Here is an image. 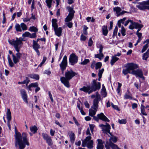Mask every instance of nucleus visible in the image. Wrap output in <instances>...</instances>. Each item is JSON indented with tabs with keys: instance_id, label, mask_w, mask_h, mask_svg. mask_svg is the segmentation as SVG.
Instances as JSON below:
<instances>
[{
	"instance_id": "f257e3e1",
	"label": "nucleus",
	"mask_w": 149,
	"mask_h": 149,
	"mask_svg": "<svg viewBox=\"0 0 149 149\" xmlns=\"http://www.w3.org/2000/svg\"><path fill=\"white\" fill-rule=\"evenodd\" d=\"M15 134V146L17 147L18 145L20 149L24 148L26 144L28 145L27 140V134L24 132L22 133L23 140H22V135L20 133L18 132L16 133Z\"/></svg>"
},
{
	"instance_id": "f03ea898",
	"label": "nucleus",
	"mask_w": 149,
	"mask_h": 149,
	"mask_svg": "<svg viewBox=\"0 0 149 149\" xmlns=\"http://www.w3.org/2000/svg\"><path fill=\"white\" fill-rule=\"evenodd\" d=\"M97 79H93L91 83V86H89L87 87L84 86L83 88H80V91H83L85 92L90 94L93 91L99 90L101 87V84L100 82L97 81Z\"/></svg>"
},
{
	"instance_id": "7ed1b4c3",
	"label": "nucleus",
	"mask_w": 149,
	"mask_h": 149,
	"mask_svg": "<svg viewBox=\"0 0 149 149\" xmlns=\"http://www.w3.org/2000/svg\"><path fill=\"white\" fill-rule=\"evenodd\" d=\"M77 74V73L73 71L72 70H67L65 74V77H62L60 80L62 83L67 88L70 87L69 81L71 79L74 77Z\"/></svg>"
},
{
	"instance_id": "20e7f679",
	"label": "nucleus",
	"mask_w": 149,
	"mask_h": 149,
	"mask_svg": "<svg viewBox=\"0 0 149 149\" xmlns=\"http://www.w3.org/2000/svg\"><path fill=\"white\" fill-rule=\"evenodd\" d=\"M97 94L95 98L93 100L91 108L89 109V115L91 116H93L95 114L98 108L99 102L101 99L100 95L98 94L97 92Z\"/></svg>"
},
{
	"instance_id": "39448f33",
	"label": "nucleus",
	"mask_w": 149,
	"mask_h": 149,
	"mask_svg": "<svg viewBox=\"0 0 149 149\" xmlns=\"http://www.w3.org/2000/svg\"><path fill=\"white\" fill-rule=\"evenodd\" d=\"M86 134V135L89 136L86 137L84 140H82V146L83 147H85L86 146L88 148L91 149L93 147V141L91 140V134L89 128L87 129Z\"/></svg>"
},
{
	"instance_id": "423d86ee",
	"label": "nucleus",
	"mask_w": 149,
	"mask_h": 149,
	"mask_svg": "<svg viewBox=\"0 0 149 149\" xmlns=\"http://www.w3.org/2000/svg\"><path fill=\"white\" fill-rule=\"evenodd\" d=\"M67 9L68 10L69 13L68 15L65 19V21L67 22L66 24L68 27L71 28L72 26V23L71 22H69L71 21L73 18L75 11L73 10L72 7L68 6L67 7Z\"/></svg>"
},
{
	"instance_id": "0eeeda50",
	"label": "nucleus",
	"mask_w": 149,
	"mask_h": 149,
	"mask_svg": "<svg viewBox=\"0 0 149 149\" xmlns=\"http://www.w3.org/2000/svg\"><path fill=\"white\" fill-rule=\"evenodd\" d=\"M25 40L22 39V38H16L15 40H13L12 42L9 43L13 46L14 48L16 51H18L23 44L22 41H25Z\"/></svg>"
},
{
	"instance_id": "6e6552de",
	"label": "nucleus",
	"mask_w": 149,
	"mask_h": 149,
	"mask_svg": "<svg viewBox=\"0 0 149 149\" xmlns=\"http://www.w3.org/2000/svg\"><path fill=\"white\" fill-rule=\"evenodd\" d=\"M126 67V68L123 69L122 71L123 73L125 75L128 73L132 74L133 70L138 68V66L136 64L131 63H127Z\"/></svg>"
},
{
	"instance_id": "1a4fd4ad",
	"label": "nucleus",
	"mask_w": 149,
	"mask_h": 149,
	"mask_svg": "<svg viewBox=\"0 0 149 149\" xmlns=\"http://www.w3.org/2000/svg\"><path fill=\"white\" fill-rule=\"evenodd\" d=\"M136 6L140 10H143L146 9L149 10V0L136 3Z\"/></svg>"
},
{
	"instance_id": "9d476101",
	"label": "nucleus",
	"mask_w": 149,
	"mask_h": 149,
	"mask_svg": "<svg viewBox=\"0 0 149 149\" xmlns=\"http://www.w3.org/2000/svg\"><path fill=\"white\" fill-rule=\"evenodd\" d=\"M15 28L17 32H21L22 30L25 31L27 29V26L23 23H21L20 25L16 24L15 25Z\"/></svg>"
},
{
	"instance_id": "9b49d317",
	"label": "nucleus",
	"mask_w": 149,
	"mask_h": 149,
	"mask_svg": "<svg viewBox=\"0 0 149 149\" xmlns=\"http://www.w3.org/2000/svg\"><path fill=\"white\" fill-rule=\"evenodd\" d=\"M78 57L74 54H71L69 58V62L71 65H74L77 63Z\"/></svg>"
},
{
	"instance_id": "f8f14e48",
	"label": "nucleus",
	"mask_w": 149,
	"mask_h": 149,
	"mask_svg": "<svg viewBox=\"0 0 149 149\" xmlns=\"http://www.w3.org/2000/svg\"><path fill=\"white\" fill-rule=\"evenodd\" d=\"M67 65V56H65L61 63L60 64V66L63 72L66 69Z\"/></svg>"
},
{
	"instance_id": "ddd939ff",
	"label": "nucleus",
	"mask_w": 149,
	"mask_h": 149,
	"mask_svg": "<svg viewBox=\"0 0 149 149\" xmlns=\"http://www.w3.org/2000/svg\"><path fill=\"white\" fill-rule=\"evenodd\" d=\"M42 135L43 139L46 141L48 145L52 146L53 144L52 140L51 137L46 134L43 133Z\"/></svg>"
},
{
	"instance_id": "4468645a",
	"label": "nucleus",
	"mask_w": 149,
	"mask_h": 149,
	"mask_svg": "<svg viewBox=\"0 0 149 149\" xmlns=\"http://www.w3.org/2000/svg\"><path fill=\"white\" fill-rule=\"evenodd\" d=\"M132 74L135 75L136 77H139L143 80L144 79V77L143 76V74L141 70L138 69L136 70H133Z\"/></svg>"
},
{
	"instance_id": "2eb2a0df",
	"label": "nucleus",
	"mask_w": 149,
	"mask_h": 149,
	"mask_svg": "<svg viewBox=\"0 0 149 149\" xmlns=\"http://www.w3.org/2000/svg\"><path fill=\"white\" fill-rule=\"evenodd\" d=\"M100 126L102 127V130L104 132L106 133H108L111 134V133L110 132L111 127L109 124L106 123V125L101 124L100 125Z\"/></svg>"
},
{
	"instance_id": "dca6fc26",
	"label": "nucleus",
	"mask_w": 149,
	"mask_h": 149,
	"mask_svg": "<svg viewBox=\"0 0 149 149\" xmlns=\"http://www.w3.org/2000/svg\"><path fill=\"white\" fill-rule=\"evenodd\" d=\"M22 98L24 102L27 103V95L26 92L23 89H22L20 91Z\"/></svg>"
},
{
	"instance_id": "f3484780",
	"label": "nucleus",
	"mask_w": 149,
	"mask_h": 149,
	"mask_svg": "<svg viewBox=\"0 0 149 149\" xmlns=\"http://www.w3.org/2000/svg\"><path fill=\"white\" fill-rule=\"evenodd\" d=\"M97 116L101 120L103 121L106 122H109V120L108 118L104 115L103 113H101L97 115Z\"/></svg>"
},
{
	"instance_id": "a211bd4d",
	"label": "nucleus",
	"mask_w": 149,
	"mask_h": 149,
	"mask_svg": "<svg viewBox=\"0 0 149 149\" xmlns=\"http://www.w3.org/2000/svg\"><path fill=\"white\" fill-rule=\"evenodd\" d=\"M30 130L32 133H29L30 135L31 136L33 135V134H35L37 132L38 129L37 127L35 125L31 126L30 127Z\"/></svg>"
},
{
	"instance_id": "6ab92c4d",
	"label": "nucleus",
	"mask_w": 149,
	"mask_h": 149,
	"mask_svg": "<svg viewBox=\"0 0 149 149\" xmlns=\"http://www.w3.org/2000/svg\"><path fill=\"white\" fill-rule=\"evenodd\" d=\"M131 24L129 26V28L131 30H132L134 29H137V27L139 26L140 24L137 22H134L132 20Z\"/></svg>"
},
{
	"instance_id": "aec40b11",
	"label": "nucleus",
	"mask_w": 149,
	"mask_h": 149,
	"mask_svg": "<svg viewBox=\"0 0 149 149\" xmlns=\"http://www.w3.org/2000/svg\"><path fill=\"white\" fill-rule=\"evenodd\" d=\"M68 134L69 136L71 142L73 143L75 139L74 133L72 131H69L68 132Z\"/></svg>"
},
{
	"instance_id": "412c9836",
	"label": "nucleus",
	"mask_w": 149,
	"mask_h": 149,
	"mask_svg": "<svg viewBox=\"0 0 149 149\" xmlns=\"http://www.w3.org/2000/svg\"><path fill=\"white\" fill-rule=\"evenodd\" d=\"M56 35L57 36L59 37L61 34L62 29L61 27L57 28L54 29Z\"/></svg>"
},
{
	"instance_id": "4be33fe9",
	"label": "nucleus",
	"mask_w": 149,
	"mask_h": 149,
	"mask_svg": "<svg viewBox=\"0 0 149 149\" xmlns=\"http://www.w3.org/2000/svg\"><path fill=\"white\" fill-rule=\"evenodd\" d=\"M98 142L97 145V149H103V142L101 139H98L97 140Z\"/></svg>"
},
{
	"instance_id": "5701e85b",
	"label": "nucleus",
	"mask_w": 149,
	"mask_h": 149,
	"mask_svg": "<svg viewBox=\"0 0 149 149\" xmlns=\"http://www.w3.org/2000/svg\"><path fill=\"white\" fill-rule=\"evenodd\" d=\"M38 84L37 83H33L29 85V90L30 91L33 90V88H36L38 87Z\"/></svg>"
},
{
	"instance_id": "b1692460",
	"label": "nucleus",
	"mask_w": 149,
	"mask_h": 149,
	"mask_svg": "<svg viewBox=\"0 0 149 149\" xmlns=\"http://www.w3.org/2000/svg\"><path fill=\"white\" fill-rule=\"evenodd\" d=\"M113 10L115 11L116 15L117 17L120 16V12L121 10V8L119 7H116L113 8Z\"/></svg>"
},
{
	"instance_id": "393cba45",
	"label": "nucleus",
	"mask_w": 149,
	"mask_h": 149,
	"mask_svg": "<svg viewBox=\"0 0 149 149\" xmlns=\"http://www.w3.org/2000/svg\"><path fill=\"white\" fill-rule=\"evenodd\" d=\"M119 58L116 57V56H112V59L110 62V63L111 65H114V63L119 60Z\"/></svg>"
},
{
	"instance_id": "a878e982",
	"label": "nucleus",
	"mask_w": 149,
	"mask_h": 149,
	"mask_svg": "<svg viewBox=\"0 0 149 149\" xmlns=\"http://www.w3.org/2000/svg\"><path fill=\"white\" fill-rule=\"evenodd\" d=\"M33 47L34 49H38L40 48V45L37 43V42L35 40H33Z\"/></svg>"
},
{
	"instance_id": "bb28decb",
	"label": "nucleus",
	"mask_w": 149,
	"mask_h": 149,
	"mask_svg": "<svg viewBox=\"0 0 149 149\" xmlns=\"http://www.w3.org/2000/svg\"><path fill=\"white\" fill-rule=\"evenodd\" d=\"M57 21L56 19H53L52 20V26L54 29L58 28V25L56 23Z\"/></svg>"
},
{
	"instance_id": "cd10ccee",
	"label": "nucleus",
	"mask_w": 149,
	"mask_h": 149,
	"mask_svg": "<svg viewBox=\"0 0 149 149\" xmlns=\"http://www.w3.org/2000/svg\"><path fill=\"white\" fill-rule=\"evenodd\" d=\"M102 29L103 34L105 36H106L108 32L107 26H103L102 27Z\"/></svg>"
},
{
	"instance_id": "c85d7f7f",
	"label": "nucleus",
	"mask_w": 149,
	"mask_h": 149,
	"mask_svg": "<svg viewBox=\"0 0 149 149\" xmlns=\"http://www.w3.org/2000/svg\"><path fill=\"white\" fill-rule=\"evenodd\" d=\"M6 115L7 120H11V113L9 109H7Z\"/></svg>"
},
{
	"instance_id": "c756f323",
	"label": "nucleus",
	"mask_w": 149,
	"mask_h": 149,
	"mask_svg": "<svg viewBox=\"0 0 149 149\" xmlns=\"http://www.w3.org/2000/svg\"><path fill=\"white\" fill-rule=\"evenodd\" d=\"M12 56L13 60L14 63L16 64L19 61L20 59L16 57L13 54H12Z\"/></svg>"
},
{
	"instance_id": "7c9ffc66",
	"label": "nucleus",
	"mask_w": 149,
	"mask_h": 149,
	"mask_svg": "<svg viewBox=\"0 0 149 149\" xmlns=\"http://www.w3.org/2000/svg\"><path fill=\"white\" fill-rule=\"evenodd\" d=\"M104 57V55L103 54H98L95 55V58H99L100 60L102 59Z\"/></svg>"
},
{
	"instance_id": "2f4dec72",
	"label": "nucleus",
	"mask_w": 149,
	"mask_h": 149,
	"mask_svg": "<svg viewBox=\"0 0 149 149\" xmlns=\"http://www.w3.org/2000/svg\"><path fill=\"white\" fill-rule=\"evenodd\" d=\"M111 136L109 139L110 142L112 141L114 143H116L117 141V138L115 136L111 135Z\"/></svg>"
},
{
	"instance_id": "473e14b6",
	"label": "nucleus",
	"mask_w": 149,
	"mask_h": 149,
	"mask_svg": "<svg viewBox=\"0 0 149 149\" xmlns=\"http://www.w3.org/2000/svg\"><path fill=\"white\" fill-rule=\"evenodd\" d=\"M29 77L36 80H38L39 79V75L36 74H31L29 75Z\"/></svg>"
},
{
	"instance_id": "72a5a7b5",
	"label": "nucleus",
	"mask_w": 149,
	"mask_h": 149,
	"mask_svg": "<svg viewBox=\"0 0 149 149\" xmlns=\"http://www.w3.org/2000/svg\"><path fill=\"white\" fill-rule=\"evenodd\" d=\"M29 30L31 32H33L35 33L38 31V29L34 26H32L30 27Z\"/></svg>"
},
{
	"instance_id": "f704fd0d",
	"label": "nucleus",
	"mask_w": 149,
	"mask_h": 149,
	"mask_svg": "<svg viewBox=\"0 0 149 149\" xmlns=\"http://www.w3.org/2000/svg\"><path fill=\"white\" fill-rule=\"evenodd\" d=\"M110 145L112 149H120L118 146L112 142H110Z\"/></svg>"
},
{
	"instance_id": "c9c22d12",
	"label": "nucleus",
	"mask_w": 149,
	"mask_h": 149,
	"mask_svg": "<svg viewBox=\"0 0 149 149\" xmlns=\"http://www.w3.org/2000/svg\"><path fill=\"white\" fill-rule=\"evenodd\" d=\"M18 84H26V87L27 88V84H28V78L27 77H26V79L25 80H24L22 82H18Z\"/></svg>"
},
{
	"instance_id": "e433bc0d",
	"label": "nucleus",
	"mask_w": 149,
	"mask_h": 149,
	"mask_svg": "<svg viewBox=\"0 0 149 149\" xmlns=\"http://www.w3.org/2000/svg\"><path fill=\"white\" fill-rule=\"evenodd\" d=\"M97 48L100 49L99 50V51L100 52L99 53L100 54H103L102 52V49L103 48V47L102 45L100 44H97Z\"/></svg>"
},
{
	"instance_id": "4c0bfd02",
	"label": "nucleus",
	"mask_w": 149,
	"mask_h": 149,
	"mask_svg": "<svg viewBox=\"0 0 149 149\" xmlns=\"http://www.w3.org/2000/svg\"><path fill=\"white\" fill-rule=\"evenodd\" d=\"M52 1V0H46V1L47 5L49 8H50L51 7Z\"/></svg>"
},
{
	"instance_id": "58836bf2",
	"label": "nucleus",
	"mask_w": 149,
	"mask_h": 149,
	"mask_svg": "<svg viewBox=\"0 0 149 149\" xmlns=\"http://www.w3.org/2000/svg\"><path fill=\"white\" fill-rule=\"evenodd\" d=\"M90 62V60L88 59H85L82 62L80 63L81 65H86Z\"/></svg>"
},
{
	"instance_id": "ea45409f",
	"label": "nucleus",
	"mask_w": 149,
	"mask_h": 149,
	"mask_svg": "<svg viewBox=\"0 0 149 149\" xmlns=\"http://www.w3.org/2000/svg\"><path fill=\"white\" fill-rule=\"evenodd\" d=\"M102 63L101 62H99L95 64V69L97 70L101 68L102 66Z\"/></svg>"
},
{
	"instance_id": "a19ab883",
	"label": "nucleus",
	"mask_w": 149,
	"mask_h": 149,
	"mask_svg": "<svg viewBox=\"0 0 149 149\" xmlns=\"http://www.w3.org/2000/svg\"><path fill=\"white\" fill-rule=\"evenodd\" d=\"M36 33H33L32 34H31L29 32V38H34L36 37Z\"/></svg>"
},
{
	"instance_id": "79ce46f5",
	"label": "nucleus",
	"mask_w": 149,
	"mask_h": 149,
	"mask_svg": "<svg viewBox=\"0 0 149 149\" xmlns=\"http://www.w3.org/2000/svg\"><path fill=\"white\" fill-rule=\"evenodd\" d=\"M149 54L145 53H144L143 56L142 58L143 59L145 60H147V58L148 57Z\"/></svg>"
},
{
	"instance_id": "37998d69",
	"label": "nucleus",
	"mask_w": 149,
	"mask_h": 149,
	"mask_svg": "<svg viewBox=\"0 0 149 149\" xmlns=\"http://www.w3.org/2000/svg\"><path fill=\"white\" fill-rule=\"evenodd\" d=\"M148 44L147 43L145 45H144L143 47V49L141 50V52L143 53L148 48Z\"/></svg>"
},
{
	"instance_id": "c03bdc74",
	"label": "nucleus",
	"mask_w": 149,
	"mask_h": 149,
	"mask_svg": "<svg viewBox=\"0 0 149 149\" xmlns=\"http://www.w3.org/2000/svg\"><path fill=\"white\" fill-rule=\"evenodd\" d=\"M121 33L123 36H124L125 35V30L123 26L121 27Z\"/></svg>"
},
{
	"instance_id": "a18cd8bd",
	"label": "nucleus",
	"mask_w": 149,
	"mask_h": 149,
	"mask_svg": "<svg viewBox=\"0 0 149 149\" xmlns=\"http://www.w3.org/2000/svg\"><path fill=\"white\" fill-rule=\"evenodd\" d=\"M118 27L117 26H116L114 30L113 34V36L114 37L115 36H116L117 35V31H118Z\"/></svg>"
},
{
	"instance_id": "49530a36",
	"label": "nucleus",
	"mask_w": 149,
	"mask_h": 149,
	"mask_svg": "<svg viewBox=\"0 0 149 149\" xmlns=\"http://www.w3.org/2000/svg\"><path fill=\"white\" fill-rule=\"evenodd\" d=\"M124 98L125 99H129L131 100L132 99V97L127 93L125 94L124 96Z\"/></svg>"
},
{
	"instance_id": "de8ad7c7",
	"label": "nucleus",
	"mask_w": 149,
	"mask_h": 149,
	"mask_svg": "<svg viewBox=\"0 0 149 149\" xmlns=\"http://www.w3.org/2000/svg\"><path fill=\"white\" fill-rule=\"evenodd\" d=\"M88 29V27L86 26H85L84 28L83 33L85 35H86L87 34V30Z\"/></svg>"
},
{
	"instance_id": "09e8293b",
	"label": "nucleus",
	"mask_w": 149,
	"mask_h": 149,
	"mask_svg": "<svg viewBox=\"0 0 149 149\" xmlns=\"http://www.w3.org/2000/svg\"><path fill=\"white\" fill-rule=\"evenodd\" d=\"M118 123L120 124H125L126 123V120L125 119H123L121 120H118Z\"/></svg>"
},
{
	"instance_id": "8fccbe9b",
	"label": "nucleus",
	"mask_w": 149,
	"mask_h": 149,
	"mask_svg": "<svg viewBox=\"0 0 149 149\" xmlns=\"http://www.w3.org/2000/svg\"><path fill=\"white\" fill-rule=\"evenodd\" d=\"M22 37L23 38H22L25 40V37H28V32L26 31L24 33H23L22 35Z\"/></svg>"
},
{
	"instance_id": "3c124183",
	"label": "nucleus",
	"mask_w": 149,
	"mask_h": 149,
	"mask_svg": "<svg viewBox=\"0 0 149 149\" xmlns=\"http://www.w3.org/2000/svg\"><path fill=\"white\" fill-rule=\"evenodd\" d=\"M93 42L92 40V38H90L88 42V46L91 47L93 45Z\"/></svg>"
},
{
	"instance_id": "603ef678",
	"label": "nucleus",
	"mask_w": 149,
	"mask_h": 149,
	"mask_svg": "<svg viewBox=\"0 0 149 149\" xmlns=\"http://www.w3.org/2000/svg\"><path fill=\"white\" fill-rule=\"evenodd\" d=\"M19 50H19V51L18 52V51H17V53L16 54V56H15L17 58H19V59H20L21 56V54L19 52Z\"/></svg>"
},
{
	"instance_id": "864d4df0",
	"label": "nucleus",
	"mask_w": 149,
	"mask_h": 149,
	"mask_svg": "<svg viewBox=\"0 0 149 149\" xmlns=\"http://www.w3.org/2000/svg\"><path fill=\"white\" fill-rule=\"evenodd\" d=\"M143 27V25L142 24H140L139 26L137 27L138 30L136 33H139V32L141 30V28Z\"/></svg>"
},
{
	"instance_id": "5fc2aeb1",
	"label": "nucleus",
	"mask_w": 149,
	"mask_h": 149,
	"mask_svg": "<svg viewBox=\"0 0 149 149\" xmlns=\"http://www.w3.org/2000/svg\"><path fill=\"white\" fill-rule=\"evenodd\" d=\"M104 71V69L102 68L101 70H99V72L98 73V75L102 76V74Z\"/></svg>"
},
{
	"instance_id": "6e6d98bb",
	"label": "nucleus",
	"mask_w": 149,
	"mask_h": 149,
	"mask_svg": "<svg viewBox=\"0 0 149 149\" xmlns=\"http://www.w3.org/2000/svg\"><path fill=\"white\" fill-rule=\"evenodd\" d=\"M127 19V18L126 17H124L122 19H121L120 20H118L119 22H120L121 23H122L123 24H124V21Z\"/></svg>"
},
{
	"instance_id": "4d7b16f0",
	"label": "nucleus",
	"mask_w": 149,
	"mask_h": 149,
	"mask_svg": "<svg viewBox=\"0 0 149 149\" xmlns=\"http://www.w3.org/2000/svg\"><path fill=\"white\" fill-rule=\"evenodd\" d=\"M73 118L75 124L78 126H79V123L77 121L76 118L74 117H73Z\"/></svg>"
},
{
	"instance_id": "13d9d810",
	"label": "nucleus",
	"mask_w": 149,
	"mask_h": 149,
	"mask_svg": "<svg viewBox=\"0 0 149 149\" xmlns=\"http://www.w3.org/2000/svg\"><path fill=\"white\" fill-rule=\"evenodd\" d=\"M8 63H9V65L11 67H13L14 66V63H13V62H12V61H8Z\"/></svg>"
},
{
	"instance_id": "bf43d9fd",
	"label": "nucleus",
	"mask_w": 149,
	"mask_h": 149,
	"mask_svg": "<svg viewBox=\"0 0 149 149\" xmlns=\"http://www.w3.org/2000/svg\"><path fill=\"white\" fill-rule=\"evenodd\" d=\"M84 104L86 108H89L90 105L87 101L85 102Z\"/></svg>"
},
{
	"instance_id": "052dcab7",
	"label": "nucleus",
	"mask_w": 149,
	"mask_h": 149,
	"mask_svg": "<svg viewBox=\"0 0 149 149\" xmlns=\"http://www.w3.org/2000/svg\"><path fill=\"white\" fill-rule=\"evenodd\" d=\"M141 112L142 114L146 116L147 115V113L145 112V109H141Z\"/></svg>"
},
{
	"instance_id": "680f3d73",
	"label": "nucleus",
	"mask_w": 149,
	"mask_h": 149,
	"mask_svg": "<svg viewBox=\"0 0 149 149\" xmlns=\"http://www.w3.org/2000/svg\"><path fill=\"white\" fill-rule=\"evenodd\" d=\"M132 108L133 109H134L135 108H136L137 107V104L135 103H134L132 104Z\"/></svg>"
},
{
	"instance_id": "e2e57ef3",
	"label": "nucleus",
	"mask_w": 149,
	"mask_h": 149,
	"mask_svg": "<svg viewBox=\"0 0 149 149\" xmlns=\"http://www.w3.org/2000/svg\"><path fill=\"white\" fill-rule=\"evenodd\" d=\"M86 39V36H84L82 34L81 35V39L82 40H85Z\"/></svg>"
},
{
	"instance_id": "0e129e2a",
	"label": "nucleus",
	"mask_w": 149,
	"mask_h": 149,
	"mask_svg": "<svg viewBox=\"0 0 149 149\" xmlns=\"http://www.w3.org/2000/svg\"><path fill=\"white\" fill-rule=\"evenodd\" d=\"M111 104L112 107L114 109L116 110H118V108L117 106L114 105L112 103H111Z\"/></svg>"
},
{
	"instance_id": "69168bd1",
	"label": "nucleus",
	"mask_w": 149,
	"mask_h": 149,
	"mask_svg": "<svg viewBox=\"0 0 149 149\" xmlns=\"http://www.w3.org/2000/svg\"><path fill=\"white\" fill-rule=\"evenodd\" d=\"M44 74L49 75L51 74V72L49 70H46L44 72Z\"/></svg>"
},
{
	"instance_id": "338daca9",
	"label": "nucleus",
	"mask_w": 149,
	"mask_h": 149,
	"mask_svg": "<svg viewBox=\"0 0 149 149\" xmlns=\"http://www.w3.org/2000/svg\"><path fill=\"white\" fill-rule=\"evenodd\" d=\"M136 34L139 38H141L142 34L141 33H136Z\"/></svg>"
},
{
	"instance_id": "774afa93",
	"label": "nucleus",
	"mask_w": 149,
	"mask_h": 149,
	"mask_svg": "<svg viewBox=\"0 0 149 149\" xmlns=\"http://www.w3.org/2000/svg\"><path fill=\"white\" fill-rule=\"evenodd\" d=\"M132 22V20H128L125 23V24H124V25L125 26H127L128 24L129 23V22H130L131 23V22Z\"/></svg>"
}]
</instances>
